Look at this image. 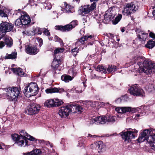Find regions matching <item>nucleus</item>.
<instances>
[{
    "label": "nucleus",
    "mask_w": 155,
    "mask_h": 155,
    "mask_svg": "<svg viewBox=\"0 0 155 155\" xmlns=\"http://www.w3.org/2000/svg\"><path fill=\"white\" fill-rule=\"evenodd\" d=\"M5 45V43L3 41H0V49L2 48Z\"/></svg>",
    "instance_id": "obj_50"
},
{
    "label": "nucleus",
    "mask_w": 155,
    "mask_h": 155,
    "mask_svg": "<svg viewBox=\"0 0 155 155\" xmlns=\"http://www.w3.org/2000/svg\"><path fill=\"white\" fill-rule=\"evenodd\" d=\"M152 134L150 135H149V136H147L145 138V140H147V142L150 144V146L152 147V149L154 150H155V146L154 145V143L155 141V134Z\"/></svg>",
    "instance_id": "obj_17"
},
{
    "label": "nucleus",
    "mask_w": 155,
    "mask_h": 155,
    "mask_svg": "<svg viewBox=\"0 0 155 155\" xmlns=\"http://www.w3.org/2000/svg\"><path fill=\"white\" fill-rule=\"evenodd\" d=\"M40 108V106L38 104L31 103L25 109V112L27 114L32 115L37 114Z\"/></svg>",
    "instance_id": "obj_10"
},
{
    "label": "nucleus",
    "mask_w": 155,
    "mask_h": 155,
    "mask_svg": "<svg viewBox=\"0 0 155 155\" xmlns=\"http://www.w3.org/2000/svg\"><path fill=\"white\" fill-rule=\"evenodd\" d=\"M110 40L109 38H106L101 41V45L102 46L104 45L107 46V44H108Z\"/></svg>",
    "instance_id": "obj_41"
},
{
    "label": "nucleus",
    "mask_w": 155,
    "mask_h": 155,
    "mask_svg": "<svg viewBox=\"0 0 155 155\" xmlns=\"http://www.w3.org/2000/svg\"><path fill=\"white\" fill-rule=\"evenodd\" d=\"M64 89L62 88L49 87L46 89L45 92L47 94L54 93H61L64 92Z\"/></svg>",
    "instance_id": "obj_18"
},
{
    "label": "nucleus",
    "mask_w": 155,
    "mask_h": 155,
    "mask_svg": "<svg viewBox=\"0 0 155 155\" xmlns=\"http://www.w3.org/2000/svg\"><path fill=\"white\" fill-rule=\"evenodd\" d=\"M70 104H69L65 106L61 107L59 110L58 114L62 118H65L73 111L71 108Z\"/></svg>",
    "instance_id": "obj_12"
},
{
    "label": "nucleus",
    "mask_w": 155,
    "mask_h": 155,
    "mask_svg": "<svg viewBox=\"0 0 155 155\" xmlns=\"http://www.w3.org/2000/svg\"><path fill=\"white\" fill-rule=\"evenodd\" d=\"M55 41L58 42L60 44L61 46H64V43L63 40L57 35H55L54 37Z\"/></svg>",
    "instance_id": "obj_35"
},
{
    "label": "nucleus",
    "mask_w": 155,
    "mask_h": 155,
    "mask_svg": "<svg viewBox=\"0 0 155 155\" xmlns=\"http://www.w3.org/2000/svg\"><path fill=\"white\" fill-rule=\"evenodd\" d=\"M33 31L35 32V34H38L41 35L42 33V31L41 30V29L38 27H33Z\"/></svg>",
    "instance_id": "obj_36"
},
{
    "label": "nucleus",
    "mask_w": 155,
    "mask_h": 155,
    "mask_svg": "<svg viewBox=\"0 0 155 155\" xmlns=\"http://www.w3.org/2000/svg\"><path fill=\"white\" fill-rule=\"evenodd\" d=\"M137 111V109L136 108H132L131 107V110L129 111V112H131L132 113H134Z\"/></svg>",
    "instance_id": "obj_58"
},
{
    "label": "nucleus",
    "mask_w": 155,
    "mask_h": 155,
    "mask_svg": "<svg viewBox=\"0 0 155 155\" xmlns=\"http://www.w3.org/2000/svg\"><path fill=\"white\" fill-rule=\"evenodd\" d=\"M11 136L12 140L15 141V143H16L19 146H21L23 145L25 143V146L30 145V144H28V140L34 141L36 144H37L38 142V143H40L44 142V140H37L28 134L24 136H21L16 134H12Z\"/></svg>",
    "instance_id": "obj_2"
},
{
    "label": "nucleus",
    "mask_w": 155,
    "mask_h": 155,
    "mask_svg": "<svg viewBox=\"0 0 155 155\" xmlns=\"http://www.w3.org/2000/svg\"><path fill=\"white\" fill-rule=\"evenodd\" d=\"M141 31V30L138 28H136L135 29V32L137 34L140 33Z\"/></svg>",
    "instance_id": "obj_59"
},
{
    "label": "nucleus",
    "mask_w": 155,
    "mask_h": 155,
    "mask_svg": "<svg viewBox=\"0 0 155 155\" xmlns=\"http://www.w3.org/2000/svg\"><path fill=\"white\" fill-rule=\"evenodd\" d=\"M79 52H71L72 54L73 55L74 57H76L78 53Z\"/></svg>",
    "instance_id": "obj_60"
},
{
    "label": "nucleus",
    "mask_w": 155,
    "mask_h": 155,
    "mask_svg": "<svg viewBox=\"0 0 155 155\" xmlns=\"http://www.w3.org/2000/svg\"><path fill=\"white\" fill-rule=\"evenodd\" d=\"M4 40L5 43V45H7V47H11L13 45V40L10 37H5L4 39Z\"/></svg>",
    "instance_id": "obj_25"
},
{
    "label": "nucleus",
    "mask_w": 155,
    "mask_h": 155,
    "mask_svg": "<svg viewBox=\"0 0 155 155\" xmlns=\"http://www.w3.org/2000/svg\"><path fill=\"white\" fill-rule=\"evenodd\" d=\"M131 130H128L127 131H122L120 133L121 136L122 138L125 141H127L128 143L131 142V139L134 138L137 136V134L138 132L135 129H129Z\"/></svg>",
    "instance_id": "obj_6"
},
{
    "label": "nucleus",
    "mask_w": 155,
    "mask_h": 155,
    "mask_svg": "<svg viewBox=\"0 0 155 155\" xmlns=\"http://www.w3.org/2000/svg\"><path fill=\"white\" fill-rule=\"evenodd\" d=\"M99 143H98V141H97L91 144L90 145V147L93 149L98 150V147L99 146Z\"/></svg>",
    "instance_id": "obj_39"
},
{
    "label": "nucleus",
    "mask_w": 155,
    "mask_h": 155,
    "mask_svg": "<svg viewBox=\"0 0 155 155\" xmlns=\"http://www.w3.org/2000/svg\"><path fill=\"white\" fill-rule=\"evenodd\" d=\"M7 94L8 98L11 101H15L21 93L20 87L12 86L7 88Z\"/></svg>",
    "instance_id": "obj_3"
},
{
    "label": "nucleus",
    "mask_w": 155,
    "mask_h": 155,
    "mask_svg": "<svg viewBox=\"0 0 155 155\" xmlns=\"http://www.w3.org/2000/svg\"><path fill=\"white\" fill-rule=\"evenodd\" d=\"M17 53L16 51L12 52L10 54H6L5 57V59H15L17 58Z\"/></svg>",
    "instance_id": "obj_27"
},
{
    "label": "nucleus",
    "mask_w": 155,
    "mask_h": 155,
    "mask_svg": "<svg viewBox=\"0 0 155 155\" xmlns=\"http://www.w3.org/2000/svg\"><path fill=\"white\" fill-rule=\"evenodd\" d=\"M43 149H36L31 152L23 153V155H41Z\"/></svg>",
    "instance_id": "obj_22"
},
{
    "label": "nucleus",
    "mask_w": 155,
    "mask_h": 155,
    "mask_svg": "<svg viewBox=\"0 0 155 155\" xmlns=\"http://www.w3.org/2000/svg\"><path fill=\"white\" fill-rule=\"evenodd\" d=\"M21 25H23L22 21L21 18H18L16 20L15 22V25L16 26H19Z\"/></svg>",
    "instance_id": "obj_42"
},
{
    "label": "nucleus",
    "mask_w": 155,
    "mask_h": 155,
    "mask_svg": "<svg viewBox=\"0 0 155 155\" xmlns=\"http://www.w3.org/2000/svg\"><path fill=\"white\" fill-rule=\"evenodd\" d=\"M25 74L24 72L22 71V69H21V71H20V72H19V76L21 77H23L24 76Z\"/></svg>",
    "instance_id": "obj_57"
},
{
    "label": "nucleus",
    "mask_w": 155,
    "mask_h": 155,
    "mask_svg": "<svg viewBox=\"0 0 155 155\" xmlns=\"http://www.w3.org/2000/svg\"><path fill=\"white\" fill-rule=\"evenodd\" d=\"M148 35V34L143 33L142 34V41H145Z\"/></svg>",
    "instance_id": "obj_45"
},
{
    "label": "nucleus",
    "mask_w": 155,
    "mask_h": 155,
    "mask_svg": "<svg viewBox=\"0 0 155 155\" xmlns=\"http://www.w3.org/2000/svg\"><path fill=\"white\" fill-rule=\"evenodd\" d=\"M152 128H150L149 129H145L140 134L137 140V142L140 143L145 140V138L147 136L150 135L153 133Z\"/></svg>",
    "instance_id": "obj_14"
},
{
    "label": "nucleus",
    "mask_w": 155,
    "mask_h": 155,
    "mask_svg": "<svg viewBox=\"0 0 155 155\" xmlns=\"http://www.w3.org/2000/svg\"><path fill=\"white\" fill-rule=\"evenodd\" d=\"M129 90L130 94L134 96L142 97L145 96L144 91L139 87L138 84H135L132 85L130 87Z\"/></svg>",
    "instance_id": "obj_8"
},
{
    "label": "nucleus",
    "mask_w": 155,
    "mask_h": 155,
    "mask_svg": "<svg viewBox=\"0 0 155 155\" xmlns=\"http://www.w3.org/2000/svg\"><path fill=\"white\" fill-rule=\"evenodd\" d=\"M149 87L151 90L150 91H152L153 90H154L155 89L154 87V84H151L150 85Z\"/></svg>",
    "instance_id": "obj_53"
},
{
    "label": "nucleus",
    "mask_w": 155,
    "mask_h": 155,
    "mask_svg": "<svg viewBox=\"0 0 155 155\" xmlns=\"http://www.w3.org/2000/svg\"><path fill=\"white\" fill-rule=\"evenodd\" d=\"M115 110L118 112V113H121V111H120V110H120V108H116L115 109Z\"/></svg>",
    "instance_id": "obj_61"
},
{
    "label": "nucleus",
    "mask_w": 155,
    "mask_h": 155,
    "mask_svg": "<svg viewBox=\"0 0 155 155\" xmlns=\"http://www.w3.org/2000/svg\"><path fill=\"white\" fill-rule=\"evenodd\" d=\"M95 54H88L87 56V57L88 58H91L94 59V57L95 56Z\"/></svg>",
    "instance_id": "obj_54"
},
{
    "label": "nucleus",
    "mask_w": 155,
    "mask_h": 155,
    "mask_svg": "<svg viewBox=\"0 0 155 155\" xmlns=\"http://www.w3.org/2000/svg\"><path fill=\"white\" fill-rule=\"evenodd\" d=\"M109 104L108 103H105L103 102L101 103V106L104 107H106V106L108 105Z\"/></svg>",
    "instance_id": "obj_51"
},
{
    "label": "nucleus",
    "mask_w": 155,
    "mask_h": 155,
    "mask_svg": "<svg viewBox=\"0 0 155 155\" xmlns=\"http://www.w3.org/2000/svg\"><path fill=\"white\" fill-rule=\"evenodd\" d=\"M125 7L133 12H134L137 9L135 5L132 2L126 4Z\"/></svg>",
    "instance_id": "obj_24"
},
{
    "label": "nucleus",
    "mask_w": 155,
    "mask_h": 155,
    "mask_svg": "<svg viewBox=\"0 0 155 155\" xmlns=\"http://www.w3.org/2000/svg\"><path fill=\"white\" fill-rule=\"evenodd\" d=\"M87 137H96V136L95 135L93 136L92 135H91V134H88V136Z\"/></svg>",
    "instance_id": "obj_62"
},
{
    "label": "nucleus",
    "mask_w": 155,
    "mask_h": 155,
    "mask_svg": "<svg viewBox=\"0 0 155 155\" xmlns=\"http://www.w3.org/2000/svg\"><path fill=\"white\" fill-rule=\"evenodd\" d=\"M120 110L122 113H125L127 112L130 111L131 110L130 107H124L120 108Z\"/></svg>",
    "instance_id": "obj_37"
},
{
    "label": "nucleus",
    "mask_w": 155,
    "mask_h": 155,
    "mask_svg": "<svg viewBox=\"0 0 155 155\" xmlns=\"http://www.w3.org/2000/svg\"><path fill=\"white\" fill-rule=\"evenodd\" d=\"M115 15L113 16L110 13H105L104 15V20L106 22H109L115 17Z\"/></svg>",
    "instance_id": "obj_28"
},
{
    "label": "nucleus",
    "mask_w": 155,
    "mask_h": 155,
    "mask_svg": "<svg viewBox=\"0 0 155 155\" xmlns=\"http://www.w3.org/2000/svg\"><path fill=\"white\" fill-rule=\"evenodd\" d=\"M19 134H20V135L24 136V135H25L26 134H27L28 133L25 131V130H23L20 132Z\"/></svg>",
    "instance_id": "obj_49"
},
{
    "label": "nucleus",
    "mask_w": 155,
    "mask_h": 155,
    "mask_svg": "<svg viewBox=\"0 0 155 155\" xmlns=\"http://www.w3.org/2000/svg\"><path fill=\"white\" fill-rule=\"evenodd\" d=\"M94 38L91 35L89 34H87L86 35H84L80 38L78 39L77 41L75 43L76 46H80L85 44V41H90L87 43V45H93V41L94 40Z\"/></svg>",
    "instance_id": "obj_9"
},
{
    "label": "nucleus",
    "mask_w": 155,
    "mask_h": 155,
    "mask_svg": "<svg viewBox=\"0 0 155 155\" xmlns=\"http://www.w3.org/2000/svg\"><path fill=\"white\" fill-rule=\"evenodd\" d=\"M116 121V117L114 116L107 114L104 117H97L92 119V123H99L101 124H104L107 122L114 123Z\"/></svg>",
    "instance_id": "obj_5"
},
{
    "label": "nucleus",
    "mask_w": 155,
    "mask_h": 155,
    "mask_svg": "<svg viewBox=\"0 0 155 155\" xmlns=\"http://www.w3.org/2000/svg\"><path fill=\"white\" fill-rule=\"evenodd\" d=\"M65 10L68 12H71V10L73 8L72 6L70 5L67 3L65 6Z\"/></svg>",
    "instance_id": "obj_43"
},
{
    "label": "nucleus",
    "mask_w": 155,
    "mask_h": 155,
    "mask_svg": "<svg viewBox=\"0 0 155 155\" xmlns=\"http://www.w3.org/2000/svg\"><path fill=\"white\" fill-rule=\"evenodd\" d=\"M122 100L120 97H119L115 100V102L117 104H119L121 102Z\"/></svg>",
    "instance_id": "obj_55"
},
{
    "label": "nucleus",
    "mask_w": 155,
    "mask_h": 155,
    "mask_svg": "<svg viewBox=\"0 0 155 155\" xmlns=\"http://www.w3.org/2000/svg\"><path fill=\"white\" fill-rule=\"evenodd\" d=\"M98 143H99L98 147V150L99 153L102 152L105 150V145L101 141H98Z\"/></svg>",
    "instance_id": "obj_31"
},
{
    "label": "nucleus",
    "mask_w": 155,
    "mask_h": 155,
    "mask_svg": "<svg viewBox=\"0 0 155 155\" xmlns=\"http://www.w3.org/2000/svg\"><path fill=\"white\" fill-rule=\"evenodd\" d=\"M155 10H153L152 12L151 13H148V17H150V18H153V19H155V18H154V16L155 15Z\"/></svg>",
    "instance_id": "obj_44"
},
{
    "label": "nucleus",
    "mask_w": 155,
    "mask_h": 155,
    "mask_svg": "<svg viewBox=\"0 0 155 155\" xmlns=\"http://www.w3.org/2000/svg\"><path fill=\"white\" fill-rule=\"evenodd\" d=\"M64 50L65 49L64 48L58 47L56 48L54 50L53 53L54 54L53 57L55 56L56 57H57V54L62 53L64 52Z\"/></svg>",
    "instance_id": "obj_33"
},
{
    "label": "nucleus",
    "mask_w": 155,
    "mask_h": 155,
    "mask_svg": "<svg viewBox=\"0 0 155 155\" xmlns=\"http://www.w3.org/2000/svg\"><path fill=\"white\" fill-rule=\"evenodd\" d=\"M72 73H73L72 78L69 75L64 74L61 76V80L65 82H68L69 81H71L73 78L76 75V73H74L73 71H72Z\"/></svg>",
    "instance_id": "obj_21"
},
{
    "label": "nucleus",
    "mask_w": 155,
    "mask_h": 155,
    "mask_svg": "<svg viewBox=\"0 0 155 155\" xmlns=\"http://www.w3.org/2000/svg\"><path fill=\"white\" fill-rule=\"evenodd\" d=\"M108 34L109 35V36H108L109 38H112V37L113 38L114 37L113 35L112 34L109 33H108Z\"/></svg>",
    "instance_id": "obj_63"
},
{
    "label": "nucleus",
    "mask_w": 155,
    "mask_h": 155,
    "mask_svg": "<svg viewBox=\"0 0 155 155\" xmlns=\"http://www.w3.org/2000/svg\"><path fill=\"white\" fill-rule=\"evenodd\" d=\"M155 46V41H153L152 40L150 39L145 45V46L147 48L152 49Z\"/></svg>",
    "instance_id": "obj_32"
},
{
    "label": "nucleus",
    "mask_w": 155,
    "mask_h": 155,
    "mask_svg": "<svg viewBox=\"0 0 155 155\" xmlns=\"http://www.w3.org/2000/svg\"><path fill=\"white\" fill-rule=\"evenodd\" d=\"M134 63H137L139 66L140 72H144L147 74L154 73L155 64L152 61L146 60L144 61L141 57L138 56L134 58Z\"/></svg>",
    "instance_id": "obj_1"
},
{
    "label": "nucleus",
    "mask_w": 155,
    "mask_h": 155,
    "mask_svg": "<svg viewBox=\"0 0 155 155\" xmlns=\"http://www.w3.org/2000/svg\"><path fill=\"white\" fill-rule=\"evenodd\" d=\"M149 36L150 37L154 39H155V34L152 32H150Z\"/></svg>",
    "instance_id": "obj_52"
},
{
    "label": "nucleus",
    "mask_w": 155,
    "mask_h": 155,
    "mask_svg": "<svg viewBox=\"0 0 155 155\" xmlns=\"http://www.w3.org/2000/svg\"><path fill=\"white\" fill-rule=\"evenodd\" d=\"M61 62L60 58H58V57H54L53 60L51 63V67L53 72L54 74H56V71L58 69V68L60 65Z\"/></svg>",
    "instance_id": "obj_16"
},
{
    "label": "nucleus",
    "mask_w": 155,
    "mask_h": 155,
    "mask_svg": "<svg viewBox=\"0 0 155 155\" xmlns=\"http://www.w3.org/2000/svg\"><path fill=\"white\" fill-rule=\"evenodd\" d=\"M122 15L121 14H118L116 17L114 18L111 20L112 23L114 25L117 24L121 20L122 18Z\"/></svg>",
    "instance_id": "obj_29"
},
{
    "label": "nucleus",
    "mask_w": 155,
    "mask_h": 155,
    "mask_svg": "<svg viewBox=\"0 0 155 155\" xmlns=\"http://www.w3.org/2000/svg\"><path fill=\"white\" fill-rule=\"evenodd\" d=\"M25 51L28 54L35 55L39 52V50L36 45H28L26 46Z\"/></svg>",
    "instance_id": "obj_15"
},
{
    "label": "nucleus",
    "mask_w": 155,
    "mask_h": 155,
    "mask_svg": "<svg viewBox=\"0 0 155 155\" xmlns=\"http://www.w3.org/2000/svg\"><path fill=\"white\" fill-rule=\"evenodd\" d=\"M96 3L93 2L90 6L89 5H84L79 7L78 13L79 15L82 16H85L90 12L93 11L96 8Z\"/></svg>",
    "instance_id": "obj_7"
},
{
    "label": "nucleus",
    "mask_w": 155,
    "mask_h": 155,
    "mask_svg": "<svg viewBox=\"0 0 155 155\" xmlns=\"http://www.w3.org/2000/svg\"><path fill=\"white\" fill-rule=\"evenodd\" d=\"M117 69V68L116 66L112 65H109L107 68L99 65L96 68L97 71L104 74L107 73V71L109 73H113Z\"/></svg>",
    "instance_id": "obj_11"
},
{
    "label": "nucleus",
    "mask_w": 155,
    "mask_h": 155,
    "mask_svg": "<svg viewBox=\"0 0 155 155\" xmlns=\"http://www.w3.org/2000/svg\"><path fill=\"white\" fill-rule=\"evenodd\" d=\"M21 18L22 21L23 25H26L29 24L31 22V18L27 14L21 15Z\"/></svg>",
    "instance_id": "obj_19"
},
{
    "label": "nucleus",
    "mask_w": 155,
    "mask_h": 155,
    "mask_svg": "<svg viewBox=\"0 0 155 155\" xmlns=\"http://www.w3.org/2000/svg\"><path fill=\"white\" fill-rule=\"evenodd\" d=\"M0 16L2 17H8L7 14L5 13V12L4 11V9L0 11Z\"/></svg>",
    "instance_id": "obj_46"
},
{
    "label": "nucleus",
    "mask_w": 155,
    "mask_h": 155,
    "mask_svg": "<svg viewBox=\"0 0 155 155\" xmlns=\"http://www.w3.org/2000/svg\"><path fill=\"white\" fill-rule=\"evenodd\" d=\"M55 103L56 107L60 106L64 103V102L62 100L57 99H55Z\"/></svg>",
    "instance_id": "obj_38"
},
{
    "label": "nucleus",
    "mask_w": 155,
    "mask_h": 155,
    "mask_svg": "<svg viewBox=\"0 0 155 155\" xmlns=\"http://www.w3.org/2000/svg\"><path fill=\"white\" fill-rule=\"evenodd\" d=\"M55 101L53 99H50L46 101L44 104L48 107H56Z\"/></svg>",
    "instance_id": "obj_23"
},
{
    "label": "nucleus",
    "mask_w": 155,
    "mask_h": 155,
    "mask_svg": "<svg viewBox=\"0 0 155 155\" xmlns=\"http://www.w3.org/2000/svg\"><path fill=\"white\" fill-rule=\"evenodd\" d=\"M132 12H133L125 7H124V9L122 11L123 14V15H126L127 16L130 15Z\"/></svg>",
    "instance_id": "obj_34"
},
{
    "label": "nucleus",
    "mask_w": 155,
    "mask_h": 155,
    "mask_svg": "<svg viewBox=\"0 0 155 155\" xmlns=\"http://www.w3.org/2000/svg\"><path fill=\"white\" fill-rule=\"evenodd\" d=\"M70 107L73 110L72 111L73 113L78 112V113H81L83 111V107L78 104L74 105L70 104Z\"/></svg>",
    "instance_id": "obj_20"
},
{
    "label": "nucleus",
    "mask_w": 155,
    "mask_h": 155,
    "mask_svg": "<svg viewBox=\"0 0 155 155\" xmlns=\"http://www.w3.org/2000/svg\"><path fill=\"white\" fill-rule=\"evenodd\" d=\"M21 68H12V71L17 74L19 75V72H20V71H21Z\"/></svg>",
    "instance_id": "obj_40"
},
{
    "label": "nucleus",
    "mask_w": 155,
    "mask_h": 155,
    "mask_svg": "<svg viewBox=\"0 0 155 155\" xmlns=\"http://www.w3.org/2000/svg\"><path fill=\"white\" fill-rule=\"evenodd\" d=\"M43 32L45 35L47 36H49L50 35V33L49 31L46 29H45Z\"/></svg>",
    "instance_id": "obj_48"
},
{
    "label": "nucleus",
    "mask_w": 155,
    "mask_h": 155,
    "mask_svg": "<svg viewBox=\"0 0 155 155\" xmlns=\"http://www.w3.org/2000/svg\"><path fill=\"white\" fill-rule=\"evenodd\" d=\"M39 88L37 84L35 82H31L27 86L25 87L24 93L26 97L35 96L38 91Z\"/></svg>",
    "instance_id": "obj_4"
},
{
    "label": "nucleus",
    "mask_w": 155,
    "mask_h": 155,
    "mask_svg": "<svg viewBox=\"0 0 155 155\" xmlns=\"http://www.w3.org/2000/svg\"><path fill=\"white\" fill-rule=\"evenodd\" d=\"M79 49L77 47H75V48L71 50V52H79Z\"/></svg>",
    "instance_id": "obj_56"
},
{
    "label": "nucleus",
    "mask_w": 155,
    "mask_h": 155,
    "mask_svg": "<svg viewBox=\"0 0 155 155\" xmlns=\"http://www.w3.org/2000/svg\"><path fill=\"white\" fill-rule=\"evenodd\" d=\"M78 21L76 20L72 21L70 24H67L69 29L71 31L72 29L78 25Z\"/></svg>",
    "instance_id": "obj_30"
},
{
    "label": "nucleus",
    "mask_w": 155,
    "mask_h": 155,
    "mask_svg": "<svg viewBox=\"0 0 155 155\" xmlns=\"http://www.w3.org/2000/svg\"><path fill=\"white\" fill-rule=\"evenodd\" d=\"M137 38L139 39H140V41H142V38H141V36H140V35L139 34L138 35V36H137Z\"/></svg>",
    "instance_id": "obj_64"
},
{
    "label": "nucleus",
    "mask_w": 155,
    "mask_h": 155,
    "mask_svg": "<svg viewBox=\"0 0 155 155\" xmlns=\"http://www.w3.org/2000/svg\"><path fill=\"white\" fill-rule=\"evenodd\" d=\"M14 27V24L10 22L2 21L0 24V30L2 33L9 32L13 29Z\"/></svg>",
    "instance_id": "obj_13"
},
{
    "label": "nucleus",
    "mask_w": 155,
    "mask_h": 155,
    "mask_svg": "<svg viewBox=\"0 0 155 155\" xmlns=\"http://www.w3.org/2000/svg\"><path fill=\"white\" fill-rule=\"evenodd\" d=\"M38 42L39 43V46L41 47L43 44V41L42 39L40 37H38L37 38Z\"/></svg>",
    "instance_id": "obj_47"
},
{
    "label": "nucleus",
    "mask_w": 155,
    "mask_h": 155,
    "mask_svg": "<svg viewBox=\"0 0 155 155\" xmlns=\"http://www.w3.org/2000/svg\"><path fill=\"white\" fill-rule=\"evenodd\" d=\"M55 29L58 30H60L62 32L70 31L68 25L64 26L56 25L55 26Z\"/></svg>",
    "instance_id": "obj_26"
}]
</instances>
